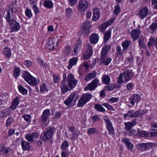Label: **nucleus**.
<instances>
[{
	"label": "nucleus",
	"instance_id": "nucleus-25",
	"mask_svg": "<svg viewBox=\"0 0 157 157\" xmlns=\"http://www.w3.org/2000/svg\"><path fill=\"white\" fill-rule=\"evenodd\" d=\"M93 15L92 17V20L94 21H96L98 20L100 17V13L98 10L97 8L94 9L93 11Z\"/></svg>",
	"mask_w": 157,
	"mask_h": 157
},
{
	"label": "nucleus",
	"instance_id": "nucleus-51",
	"mask_svg": "<svg viewBox=\"0 0 157 157\" xmlns=\"http://www.w3.org/2000/svg\"><path fill=\"white\" fill-rule=\"evenodd\" d=\"M150 29L153 31H155L157 29V23H152L149 27Z\"/></svg>",
	"mask_w": 157,
	"mask_h": 157
},
{
	"label": "nucleus",
	"instance_id": "nucleus-1",
	"mask_svg": "<svg viewBox=\"0 0 157 157\" xmlns=\"http://www.w3.org/2000/svg\"><path fill=\"white\" fill-rule=\"evenodd\" d=\"M14 5L10 3L8 9L4 12V16L7 22H9L10 31L11 32H17L20 28L19 23L14 19L11 21V16L13 15L14 10Z\"/></svg>",
	"mask_w": 157,
	"mask_h": 157
},
{
	"label": "nucleus",
	"instance_id": "nucleus-21",
	"mask_svg": "<svg viewBox=\"0 0 157 157\" xmlns=\"http://www.w3.org/2000/svg\"><path fill=\"white\" fill-rule=\"evenodd\" d=\"M19 103V98L16 97L13 99L12 102V105L10 106V108L13 110H15Z\"/></svg>",
	"mask_w": 157,
	"mask_h": 157
},
{
	"label": "nucleus",
	"instance_id": "nucleus-22",
	"mask_svg": "<svg viewBox=\"0 0 157 157\" xmlns=\"http://www.w3.org/2000/svg\"><path fill=\"white\" fill-rule=\"evenodd\" d=\"M112 28H109V29L105 33L104 38V42L106 43L110 38L111 34Z\"/></svg>",
	"mask_w": 157,
	"mask_h": 157
},
{
	"label": "nucleus",
	"instance_id": "nucleus-64",
	"mask_svg": "<svg viewBox=\"0 0 157 157\" xmlns=\"http://www.w3.org/2000/svg\"><path fill=\"white\" fill-rule=\"evenodd\" d=\"M92 119L94 122L97 121H99L101 120L100 117L96 115H94Z\"/></svg>",
	"mask_w": 157,
	"mask_h": 157
},
{
	"label": "nucleus",
	"instance_id": "nucleus-55",
	"mask_svg": "<svg viewBox=\"0 0 157 157\" xmlns=\"http://www.w3.org/2000/svg\"><path fill=\"white\" fill-rule=\"evenodd\" d=\"M37 61L40 65H42V66H44L46 67H48V64L46 63H45L44 64V61L43 60L41 59L40 58H39L37 59Z\"/></svg>",
	"mask_w": 157,
	"mask_h": 157
},
{
	"label": "nucleus",
	"instance_id": "nucleus-61",
	"mask_svg": "<svg viewBox=\"0 0 157 157\" xmlns=\"http://www.w3.org/2000/svg\"><path fill=\"white\" fill-rule=\"evenodd\" d=\"M33 8L35 14L36 15L38 14L39 13V10L37 6L36 5L33 4Z\"/></svg>",
	"mask_w": 157,
	"mask_h": 157
},
{
	"label": "nucleus",
	"instance_id": "nucleus-7",
	"mask_svg": "<svg viewBox=\"0 0 157 157\" xmlns=\"http://www.w3.org/2000/svg\"><path fill=\"white\" fill-rule=\"evenodd\" d=\"M92 97V95L91 94L86 93L83 94L78 101V106H83L90 100Z\"/></svg>",
	"mask_w": 157,
	"mask_h": 157
},
{
	"label": "nucleus",
	"instance_id": "nucleus-8",
	"mask_svg": "<svg viewBox=\"0 0 157 157\" xmlns=\"http://www.w3.org/2000/svg\"><path fill=\"white\" fill-rule=\"evenodd\" d=\"M67 81L68 86L71 89L75 86L78 82V80L75 79L74 76L71 73L67 75Z\"/></svg>",
	"mask_w": 157,
	"mask_h": 157
},
{
	"label": "nucleus",
	"instance_id": "nucleus-11",
	"mask_svg": "<svg viewBox=\"0 0 157 157\" xmlns=\"http://www.w3.org/2000/svg\"><path fill=\"white\" fill-rule=\"evenodd\" d=\"M91 24L89 21H86L83 23L82 34H84L85 36H87L90 33V30L91 28Z\"/></svg>",
	"mask_w": 157,
	"mask_h": 157
},
{
	"label": "nucleus",
	"instance_id": "nucleus-50",
	"mask_svg": "<svg viewBox=\"0 0 157 157\" xmlns=\"http://www.w3.org/2000/svg\"><path fill=\"white\" fill-rule=\"evenodd\" d=\"M25 14L26 16L29 18H30L32 16V14L30 10L27 9L25 11Z\"/></svg>",
	"mask_w": 157,
	"mask_h": 157
},
{
	"label": "nucleus",
	"instance_id": "nucleus-29",
	"mask_svg": "<svg viewBox=\"0 0 157 157\" xmlns=\"http://www.w3.org/2000/svg\"><path fill=\"white\" fill-rule=\"evenodd\" d=\"M147 45L148 46H153L154 45L157 48V36L155 40L153 37H151L149 39V41L148 42Z\"/></svg>",
	"mask_w": 157,
	"mask_h": 157
},
{
	"label": "nucleus",
	"instance_id": "nucleus-2",
	"mask_svg": "<svg viewBox=\"0 0 157 157\" xmlns=\"http://www.w3.org/2000/svg\"><path fill=\"white\" fill-rule=\"evenodd\" d=\"M56 129L53 127H48L46 130L44 131L41 134V139L44 141H47L51 139Z\"/></svg>",
	"mask_w": 157,
	"mask_h": 157
},
{
	"label": "nucleus",
	"instance_id": "nucleus-37",
	"mask_svg": "<svg viewBox=\"0 0 157 157\" xmlns=\"http://www.w3.org/2000/svg\"><path fill=\"white\" fill-rule=\"evenodd\" d=\"M48 90L46 85L45 83H43L41 85L40 88V92H44V91L47 92L48 91Z\"/></svg>",
	"mask_w": 157,
	"mask_h": 157
},
{
	"label": "nucleus",
	"instance_id": "nucleus-42",
	"mask_svg": "<svg viewBox=\"0 0 157 157\" xmlns=\"http://www.w3.org/2000/svg\"><path fill=\"white\" fill-rule=\"evenodd\" d=\"M22 117L28 122L30 123V122L31 116L30 115L27 114H24L22 116Z\"/></svg>",
	"mask_w": 157,
	"mask_h": 157
},
{
	"label": "nucleus",
	"instance_id": "nucleus-60",
	"mask_svg": "<svg viewBox=\"0 0 157 157\" xmlns=\"http://www.w3.org/2000/svg\"><path fill=\"white\" fill-rule=\"evenodd\" d=\"M122 141L126 145L131 143L130 140L126 138H124L122 139Z\"/></svg>",
	"mask_w": 157,
	"mask_h": 157
},
{
	"label": "nucleus",
	"instance_id": "nucleus-28",
	"mask_svg": "<svg viewBox=\"0 0 157 157\" xmlns=\"http://www.w3.org/2000/svg\"><path fill=\"white\" fill-rule=\"evenodd\" d=\"M78 60V59L75 57H74L70 59L68 66L67 67L69 69H70L73 66L75 65Z\"/></svg>",
	"mask_w": 157,
	"mask_h": 157
},
{
	"label": "nucleus",
	"instance_id": "nucleus-30",
	"mask_svg": "<svg viewBox=\"0 0 157 157\" xmlns=\"http://www.w3.org/2000/svg\"><path fill=\"white\" fill-rule=\"evenodd\" d=\"M102 82L105 84H108L110 82V78L107 75H103L102 77Z\"/></svg>",
	"mask_w": 157,
	"mask_h": 157
},
{
	"label": "nucleus",
	"instance_id": "nucleus-46",
	"mask_svg": "<svg viewBox=\"0 0 157 157\" xmlns=\"http://www.w3.org/2000/svg\"><path fill=\"white\" fill-rule=\"evenodd\" d=\"M102 105L106 107L109 110L111 111L114 110V109L111 105L108 103H105L102 104Z\"/></svg>",
	"mask_w": 157,
	"mask_h": 157
},
{
	"label": "nucleus",
	"instance_id": "nucleus-41",
	"mask_svg": "<svg viewBox=\"0 0 157 157\" xmlns=\"http://www.w3.org/2000/svg\"><path fill=\"white\" fill-rule=\"evenodd\" d=\"M69 146L68 141L65 140L61 144V148L63 150H65Z\"/></svg>",
	"mask_w": 157,
	"mask_h": 157
},
{
	"label": "nucleus",
	"instance_id": "nucleus-57",
	"mask_svg": "<svg viewBox=\"0 0 157 157\" xmlns=\"http://www.w3.org/2000/svg\"><path fill=\"white\" fill-rule=\"evenodd\" d=\"M119 100V98H117L112 97L109 99V102L111 103H113Z\"/></svg>",
	"mask_w": 157,
	"mask_h": 157
},
{
	"label": "nucleus",
	"instance_id": "nucleus-43",
	"mask_svg": "<svg viewBox=\"0 0 157 157\" xmlns=\"http://www.w3.org/2000/svg\"><path fill=\"white\" fill-rule=\"evenodd\" d=\"M72 14V9L70 8H68L66 10V16L68 17H70Z\"/></svg>",
	"mask_w": 157,
	"mask_h": 157
},
{
	"label": "nucleus",
	"instance_id": "nucleus-5",
	"mask_svg": "<svg viewBox=\"0 0 157 157\" xmlns=\"http://www.w3.org/2000/svg\"><path fill=\"white\" fill-rule=\"evenodd\" d=\"M147 113L145 110H138L134 111L133 110H129L128 111L127 113L123 114L124 117L126 118L128 117H139L142 116Z\"/></svg>",
	"mask_w": 157,
	"mask_h": 157
},
{
	"label": "nucleus",
	"instance_id": "nucleus-31",
	"mask_svg": "<svg viewBox=\"0 0 157 157\" xmlns=\"http://www.w3.org/2000/svg\"><path fill=\"white\" fill-rule=\"evenodd\" d=\"M21 145L23 150H29L31 147L29 142L26 141H22Z\"/></svg>",
	"mask_w": 157,
	"mask_h": 157
},
{
	"label": "nucleus",
	"instance_id": "nucleus-23",
	"mask_svg": "<svg viewBox=\"0 0 157 157\" xmlns=\"http://www.w3.org/2000/svg\"><path fill=\"white\" fill-rule=\"evenodd\" d=\"M97 73L95 71H94L86 75L85 77V80L88 81L94 78L96 75Z\"/></svg>",
	"mask_w": 157,
	"mask_h": 157
},
{
	"label": "nucleus",
	"instance_id": "nucleus-40",
	"mask_svg": "<svg viewBox=\"0 0 157 157\" xmlns=\"http://www.w3.org/2000/svg\"><path fill=\"white\" fill-rule=\"evenodd\" d=\"M82 43V41L79 39L75 44V48L74 49H80L81 48V44Z\"/></svg>",
	"mask_w": 157,
	"mask_h": 157
},
{
	"label": "nucleus",
	"instance_id": "nucleus-6",
	"mask_svg": "<svg viewBox=\"0 0 157 157\" xmlns=\"http://www.w3.org/2000/svg\"><path fill=\"white\" fill-rule=\"evenodd\" d=\"M132 75V72L129 71H124L123 73L120 74L117 82L119 84L126 82L130 80Z\"/></svg>",
	"mask_w": 157,
	"mask_h": 157
},
{
	"label": "nucleus",
	"instance_id": "nucleus-58",
	"mask_svg": "<svg viewBox=\"0 0 157 157\" xmlns=\"http://www.w3.org/2000/svg\"><path fill=\"white\" fill-rule=\"evenodd\" d=\"M3 52L5 55L7 57H10L11 53L10 50H4Z\"/></svg>",
	"mask_w": 157,
	"mask_h": 157
},
{
	"label": "nucleus",
	"instance_id": "nucleus-10",
	"mask_svg": "<svg viewBox=\"0 0 157 157\" xmlns=\"http://www.w3.org/2000/svg\"><path fill=\"white\" fill-rule=\"evenodd\" d=\"M104 119L106 124V127L109 131V134L111 135H113L114 133V130L110 121L107 116L104 117Z\"/></svg>",
	"mask_w": 157,
	"mask_h": 157
},
{
	"label": "nucleus",
	"instance_id": "nucleus-18",
	"mask_svg": "<svg viewBox=\"0 0 157 157\" xmlns=\"http://www.w3.org/2000/svg\"><path fill=\"white\" fill-rule=\"evenodd\" d=\"M66 83V80H63L61 82L60 87L61 88V94H65L69 90V88Z\"/></svg>",
	"mask_w": 157,
	"mask_h": 157
},
{
	"label": "nucleus",
	"instance_id": "nucleus-44",
	"mask_svg": "<svg viewBox=\"0 0 157 157\" xmlns=\"http://www.w3.org/2000/svg\"><path fill=\"white\" fill-rule=\"evenodd\" d=\"M156 146V144L155 143H146L147 150L148 149H151L152 148H154Z\"/></svg>",
	"mask_w": 157,
	"mask_h": 157
},
{
	"label": "nucleus",
	"instance_id": "nucleus-14",
	"mask_svg": "<svg viewBox=\"0 0 157 157\" xmlns=\"http://www.w3.org/2000/svg\"><path fill=\"white\" fill-rule=\"evenodd\" d=\"M149 10L147 6L140 9L138 13V16L141 19L144 18L148 15Z\"/></svg>",
	"mask_w": 157,
	"mask_h": 157
},
{
	"label": "nucleus",
	"instance_id": "nucleus-49",
	"mask_svg": "<svg viewBox=\"0 0 157 157\" xmlns=\"http://www.w3.org/2000/svg\"><path fill=\"white\" fill-rule=\"evenodd\" d=\"M14 122L13 119L11 117H9L6 121V126L8 127Z\"/></svg>",
	"mask_w": 157,
	"mask_h": 157
},
{
	"label": "nucleus",
	"instance_id": "nucleus-35",
	"mask_svg": "<svg viewBox=\"0 0 157 157\" xmlns=\"http://www.w3.org/2000/svg\"><path fill=\"white\" fill-rule=\"evenodd\" d=\"M138 149L143 151L147 150L146 143H142L137 145Z\"/></svg>",
	"mask_w": 157,
	"mask_h": 157
},
{
	"label": "nucleus",
	"instance_id": "nucleus-56",
	"mask_svg": "<svg viewBox=\"0 0 157 157\" xmlns=\"http://www.w3.org/2000/svg\"><path fill=\"white\" fill-rule=\"evenodd\" d=\"M105 87L109 90L111 91L115 88V86L114 84H111L108 86H106Z\"/></svg>",
	"mask_w": 157,
	"mask_h": 157
},
{
	"label": "nucleus",
	"instance_id": "nucleus-3",
	"mask_svg": "<svg viewBox=\"0 0 157 157\" xmlns=\"http://www.w3.org/2000/svg\"><path fill=\"white\" fill-rule=\"evenodd\" d=\"M22 76L25 81L32 86H34L39 83V82L36 80V78L26 71H25L24 72Z\"/></svg>",
	"mask_w": 157,
	"mask_h": 157
},
{
	"label": "nucleus",
	"instance_id": "nucleus-13",
	"mask_svg": "<svg viewBox=\"0 0 157 157\" xmlns=\"http://www.w3.org/2000/svg\"><path fill=\"white\" fill-rule=\"evenodd\" d=\"M89 4L86 0H80L78 6V9L81 12H83L88 8Z\"/></svg>",
	"mask_w": 157,
	"mask_h": 157
},
{
	"label": "nucleus",
	"instance_id": "nucleus-17",
	"mask_svg": "<svg viewBox=\"0 0 157 157\" xmlns=\"http://www.w3.org/2000/svg\"><path fill=\"white\" fill-rule=\"evenodd\" d=\"M50 110L46 109L43 113V114L41 117V120L43 123H45L49 119V117L50 115Z\"/></svg>",
	"mask_w": 157,
	"mask_h": 157
},
{
	"label": "nucleus",
	"instance_id": "nucleus-59",
	"mask_svg": "<svg viewBox=\"0 0 157 157\" xmlns=\"http://www.w3.org/2000/svg\"><path fill=\"white\" fill-rule=\"evenodd\" d=\"M138 43L139 46L142 48H145L146 46L144 43L143 41L141 39L138 40Z\"/></svg>",
	"mask_w": 157,
	"mask_h": 157
},
{
	"label": "nucleus",
	"instance_id": "nucleus-33",
	"mask_svg": "<svg viewBox=\"0 0 157 157\" xmlns=\"http://www.w3.org/2000/svg\"><path fill=\"white\" fill-rule=\"evenodd\" d=\"M94 109L98 111L102 112L105 111V109L101 104H96L94 105Z\"/></svg>",
	"mask_w": 157,
	"mask_h": 157
},
{
	"label": "nucleus",
	"instance_id": "nucleus-20",
	"mask_svg": "<svg viewBox=\"0 0 157 157\" xmlns=\"http://www.w3.org/2000/svg\"><path fill=\"white\" fill-rule=\"evenodd\" d=\"M111 58L108 57L104 58L102 59H100L99 61V64L100 65L103 64L105 65H108L111 61Z\"/></svg>",
	"mask_w": 157,
	"mask_h": 157
},
{
	"label": "nucleus",
	"instance_id": "nucleus-12",
	"mask_svg": "<svg viewBox=\"0 0 157 157\" xmlns=\"http://www.w3.org/2000/svg\"><path fill=\"white\" fill-rule=\"evenodd\" d=\"M99 82L98 78H95L90 83L85 87V90H94L98 86Z\"/></svg>",
	"mask_w": 157,
	"mask_h": 157
},
{
	"label": "nucleus",
	"instance_id": "nucleus-24",
	"mask_svg": "<svg viewBox=\"0 0 157 157\" xmlns=\"http://www.w3.org/2000/svg\"><path fill=\"white\" fill-rule=\"evenodd\" d=\"M98 40V35L95 33H93L91 35L90 38V42L93 44L96 43Z\"/></svg>",
	"mask_w": 157,
	"mask_h": 157
},
{
	"label": "nucleus",
	"instance_id": "nucleus-36",
	"mask_svg": "<svg viewBox=\"0 0 157 157\" xmlns=\"http://www.w3.org/2000/svg\"><path fill=\"white\" fill-rule=\"evenodd\" d=\"M10 150V147H6L4 145H3L0 147V152H4L5 154L8 153Z\"/></svg>",
	"mask_w": 157,
	"mask_h": 157
},
{
	"label": "nucleus",
	"instance_id": "nucleus-39",
	"mask_svg": "<svg viewBox=\"0 0 157 157\" xmlns=\"http://www.w3.org/2000/svg\"><path fill=\"white\" fill-rule=\"evenodd\" d=\"M130 44V41L126 40L122 43V44L124 49H127Z\"/></svg>",
	"mask_w": 157,
	"mask_h": 157
},
{
	"label": "nucleus",
	"instance_id": "nucleus-53",
	"mask_svg": "<svg viewBox=\"0 0 157 157\" xmlns=\"http://www.w3.org/2000/svg\"><path fill=\"white\" fill-rule=\"evenodd\" d=\"M45 6L46 7L50 8L52 7L53 3L51 1H46L44 2Z\"/></svg>",
	"mask_w": 157,
	"mask_h": 157
},
{
	"label": "nucleus",
	"instance_id": "nucleus-54",
	"mask_svg": "<svg viewBox=\"0 0 157 157\" xmlns=\"http://www.w3.org/2000/svg\"><path fill=\"white\" fill-rule=\"evenodd\" d=\"M25 138L29 142H32L33 141V137L31 134L28 133L26 135Z\"/></svg>",
	"mask_w": 157,
	"mask_h": 157
},
{
	"label": "nucleus",
	"instance_id": "nucleus-62",
	"mask_svg": "<svg viewBox=\"0 0 157 157\" xmlns=\"http://www.w3.org/2000/svg\"><path fill=\"white\" fill-rule=\"evenodd\" d=\"M124 50H117V53L115 54L116 56H121L124 53Z\"/></svg>",
	"mask_w": 157,
	"mask_h": 157
},
{
	"label": "nucleus",
	"instance_id": "nucleus-32",
	"mask_svg": "<svg viewBox=\"0 0 157 157\" xmlns=\"http://www.w3.org/2000/svg\"><path fill=\"white\" fill-rule=\"evenodd\" d=\"M136 135L139 137H147L149 136V133L147 132L144 131H138Z\"/></svg>",
	"mask_w": 157,
	"mask_h": 157
},
{
	"label": "nucleus",
	"instance_id": "nucleus-27",
	"mask_svg": "<svg viewBox=\"0 0 157 157\" xmlns=\"http://www.w3.org/2000/svg\"><path fill=\"white\" fill-rule=\"evenodd\" d=\"M93 54L92 50H87L83 54V59L86 60L90 58Z\"/></svg>",
	"mask_w": 157,
	"mask_h": 157
},
{
	"label": "nucleus",
	"instance_id": "nucleus-4",
	"mask_svg": "<svg viewBox=\"0 0 157 157\" xmlns=\"http://www.w3.org/2000/svg\"><path fill=\"white\" fill-rule=\"evenodd\" d=\"M77 95V92L76 91L72 93L68 98L64 101V103L69 107L74 105L76 104L78 99Z\"/></svg>",
	"mask_w": 157,
	"mask_h": 157
},
{
	"label": "nucleus",
	"instance_id": "nucleus-47",
	"mask_svg": "<svg viewBox=\"0 0 157 157\" xmlns=\"http://www.w3.org/2000/svg\"><path fill=\"white\" fill-rule=\"evenodd\" d=\"M108 50H102L101 52V56L100 59L105 57L108 53Z\"/></svg>",
	"mask_w": 157,
	"mask_h": 157
},
{
	"label": "nucleus",
	"instance_id": "nucleus-34",
	"mask_svg": "<svg viewBox=\"0 0 157 157\" xmlns=\"http://www.w3.org/2000/svg\"><path fill=\"white\" fill-rule=\"evenodd\" d=\"M18 88L19 91L23 95H26L27 94V90L21 85H18Z\"/></svg>",
	"mask_w": 157,
	"mask_h": 157
},
{
	"label": "nucleus",
	"instance_id": "nucleus-48",
	"mask_svg": "<svg viewBox=\"0 0 157 157\" xmlns=\"http://www.w3.org/2000/svg\"><path fill=\"white\" fill-rule=\"evenodd\" d=\"M98 132V130L96 128H91L88 130V133L89 135H90L97 132Z\"/></svg>",
	"mask_w": 157,
	"mask_h": 157
},
{
	"label": "nucleus",
	"instance_id": "nucleus-45",
	"mask_svg": "<svg viewBox=\"0 0 157 157\" xmlns=\"http://www.w3.org/2000/svg\"><path fill=\"white\" fill-rule=\"evenodd\" d=\"M20 73V69L17 67L15 68L13 72V75L15 78H17L18 76L19 75Z\"/></svg>",
	"mask_w": 157,
	"mask_h": 157
},
{
	"label": "nucleus",
	"instance_id": "nucleus-63",
	"mask_svg": "<svg viewBox=\"0 0 157 157\" xmlns=\"http://www.w3.org/2000/svg\"><path fill=\"white\" fill-rule=\"evenodd\" d=\"M54 82L55 83H58L60 81V79L57 75H54L53 76Z\"/></svg>",
	"mask_w": 157,
	"mask_h": 157
},
{
	"label": "nucleus",
	"instance_id": "nucleus-9",
	"mask_svg": "<svg viewBox=\"0 0 157 157\" xmlns=\"http://www.w3.org/2000/svg\"><path fill=\"white\" fill-rule=\"evenodd\" d=\"M69 130L72 133L71 137V140L75 141L77 139L80 133V131L74 126L69 127Z\"/></svg>",
	"mask_w": 157,
	"mask_h": 157
},
{
	"label": "nucleus",
	"instance_id": "nucleus-15",
	"mask_svg": "<svg viewBox=\"0 0 157 157\" xmlns=\"http://www.w3.org/2000/svg\"><path fill=\"white\" fill-rule=\"evenodd\" d=\"M141 33V31L139 29H136L132 30L130 33L131 37L133 41L137 40Z\"/></svg>",
	"mask_w": 157,
	"mask_h": 157
},
{
	"label": "nucleus",
	"instance_id": "nucleus-38",
	"mask_svg": "<svg viewBox=\"0 0 157 157\" xmlns=\"http://www.w3.org/2000/svg\"><path fill=\"white\" fill-rule=\"evenodd\" d=\"M134 83L131 82L128 83L126 85V88L127 90L128 91L132 90L134 88Z\"/></svg>",
	"mask_w": 157,
	"mask_h": 157
},
{
	"label": "nucleus",
	"instance_id": "nucleus-19",
	"mask_svg": "<svg viewBox=\"0 0 157 157\" xmlns=\"http://www.w3.org/2000/svg\"><path fill=\"white\" fill-rule=\"evenodd\" d=\"M136 119H135L132 122H128L124 123V129L127 130H130L133 126H134L137 123Z\"/></svg>",
	"mask_w": 157,
	"mask_h": 157
},
{
	"label": "nucleus",
	"instance_id": "nucleus-26",
	"mask_svg": "<svg viewBox=\"0 0 157 157\" xmlns=\"http://www.w3.org/2000/svg\"><path fill=\"white\" fill-rule=\"evenodd\" d=\"M140 99V96L138 94H133L130 101V103L132 105H134L136 101H139Z\"/></svg>",
	"mask_w": 157,
	"mask_h": 157
},
{
	"label": "nucleus",
	"instance_id": "nucleus-52",
	"mask_svg": "<svg viewBox=\"0 0 157 157\" xmlns=\"http://www.w3.org/2000/svg\"><path fill=\"white\" fill-rule=\"evenodd\" d=\"M121 11L119 5H117L115 6L114 13L117 15L119 14Z\"/></svg>",
	"mask_w": 157,
	"mask_h": 157
},
{
	"label": "nucleus",
	"instance_id": "nucleus-16",
	"mask_svg": "<svg viewBox=\"0 0 157 157\" xmlns=\"http://www.w3.org/2000/svg\"><path fill=\"white\" fill-rule=\"evenodd\" d=\"M115 19V18H111L107 22L102 24L100 28V31L102 33H103L108 26L111 25L112 24Z\"/></svg>",
	"mask_w": 157,
	"mask_h": 157
}]
</instances>
